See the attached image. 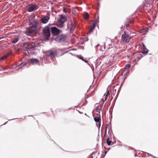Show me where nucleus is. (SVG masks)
<instances>
[{
  "label": "nucleus",
  "mask_w": 158,
  "mask_h": 158,
  "mask_svg": "<svg viewBox=\"0 0 158 158\" xmlns=\"http://www.w3.org/2000/svg\"><path fill=\"white\" fill-rule=\"evenodd\" d=\"M7 55H5L0 58V62H2L3 60H5L7 58Z\"/></svg>",
  "instance_id": "nucleus-20"
},
{
  "label": "nucleus",
  "mask_w": 158,
  "mask_h": 158,
  "mask_svg": "<svg viewBox=\"0 0 158 158\" xmlns=\"http://www.w3.org/2000/svg\"><path fill=\"white\" fill-rule=\"evenodd\" d=\"M81 59L83 60L84 59L82 58L81 57Z\"/></svg>",
  "instance_id": "nucleus-33"
},
{
  "label": "nucleus",
  "mask_w": 158,
  "mask_h": 158,
  "mask_svg": "<svg viewBox=\"0 0 158 158\" xmlns=\"http://www.w3.org/2000/svg\"><path fill=\"white\" fill-rule=\"evenodd\" d=\"M95 24V23H93V24L90 26L89 31V33L90 34L91 32H92L94 28Z\"/></svg>",
  "instance_id": "nucleus-15"
},
{
  "label": "nucleus",
  "mask_w": 158,
  "mask_h": 158,
  "mask_svg": "<svg viewBox=\"0 0 158 158\" xmlns=\"http://www.w3.org/2000/svg\"><path fill=\"white\" fill-rule=\"evenodd\" d=\"M146 5H147V6H146L147 7H148V6H150V5L149 4H147Z\"/></svg>",
  "instance_id": "nucleus-32"
},
{
  "label": "nucleus",
  "mask_w": 158,
  "mask_h": 158,
  "mask_svg": "<svg viewBox=\"0 0 158 158\" xmlns=\"http://www.w3.org/2000/svg\"><path fill=\"white\" fill-rule=\"evenodd\" d=\"M27 64V63L26 62L22 63L20 64L17 66V67H18V69H19L23 68V66L26 65Z\"/></svg>",
  "instance_id": "nucleus-17"
},
{
  "label": "nucleus",
  "mask_w": 158,
  "mask_h": 158,
  "mask_svg": "<svg viewBox=\"0 0 158 158\" xmlns=\"http://www.w3.org/2000/svg\"><path fill=\"white\" fill-rule=\"evenodd\" d=\"M111 48H108L106 51V52H107L108 53H109V52H111Z\"/></svg>",
  "instance_id": "nucleus-25"
},
{
  "label": "nucleus",
  "mask_w": 158,
  "mask_h": 158,
  "mask_svg": "<svg viewBox=\"0 0 158 158\" xmlns=\"http://www.w3.org/2000/svg\"><path fill=\"white\" fill-rule=\"evenodd\" d=\"M56 54V51H50L48 52L47 53V55L49 56H54Z\"/></svg>",
  "instance_id": "nucleus-12"
},
{
  "label": "nucleus",
  "mask_w": 158,
  "mask_h": 158,
  "mask_svg": "<svg viewBox=\"0 0 158 158\" xmlns=\"http://www.w3.org/2000/svg\"><path fill=\"white\" fill-rule=\"evenodd\" d=\"M107 97H106V96H105V100H104V102H105V101H106L107 100Z\"/></svg>",
  "instance_id": "nucleus-30"
},
{
  "label": "nucleus",
  "mask_w": 158,
  "mask_h": 158,
  "mask_svg": "<svg viewBox=\"0 0 158 158\" xmlns=\"http://www.w3.org/2000/svg\"><path fill=\"white\" fill-rule=\"evenodd\" d=\"M83 16L85 19L87 20L89 18V15L87 12H85L83 14Z\"/></svg>",
  "instance_id": "nucleus-19"
},
{
  "label": "nucleus",
  "mask_w": 158,
  "mask_h": 158,
  "mask_svg": "<svg viewBox=\"0 0 158 158\" xmlns=\"http://www.w3.org/2000/svg\"><path fill=\"white\" fill-rule=\"evenodd\" d=\"M67 36L65 35H60L55 39V40L58 42H63L66 39Z\"/></svg>",
  "instance_id": "nucleus-6"
},
{
  "label": "nucleus",
  "mask_w": 158,
  "mask_h": 158,
  "mask_svg": "<svg viewBox=\"0 0 158 158\" xmlns=\"http://www.w3.org/2000/svg\"><path fill=\"white\" fill-rule=\"evenodd\" d=\"M131 39V37L129 34L126 31H124L121 36V40L122 42L126 43H129Z\"/></svg>",
  "instance_id": "nucleus-2"
},
{
  "label": "nucleus",
  "mask_w": 158,
  "mask_h": 158,
  "mask_svg": "<svg viewBox=\"0 0 158 158\" xmlns=\"http://www.w3.org/2000/svg\"><path fill=\"white\" fill-rule=\"evenodd\" d=\"M106 143L109 145H112L114 144V143L112 142L111 140H109V138H107L106 140Z\"/></svg>",
  "instance_id": "nucleus-18"
},
{
  "label": "nucleus",
  "mask_w": 158,
  "mask_h": 158,
  "mask_svg": "<svg viewBox=\"0 0 158 158\" xmlns=\"http://www.w3.org/2000/svg\"><path fill=\"white\" fill-rule=\"evenodd\" d=\"M35 47V44L32 43L31 44H24L23 48L26 50H30L31 49H33Z\"/></svg>",
  "instance_id": "nucleus-7"
},
{
  "label": "nucleus",
  "mask_w": 158,
  "mask_h": 158,
  "mask_svg": "<svg viewBox=\"0 0 158 158\" xmlns=\"http://www.w3.org/2000/svg\"><path fill=\"white\" fill-rule=\"evenodd\" d=\"M130 20H127V21L125 23V25L126 27H128L129 26V21Z\"/></svg>",
  "instance_id": "nucleus-23"
},
{
  "label": "nucleus",
  "mask_w": 158,
  "mask_h": 158,
  "mask_svg": "<svg viewBox=\"0 0 158 158\" xmlns=\"http://www.w3.org/2000/svg\"><path fill=\"white\" fill-rule=\"evenodd\" d=\"M38 7L35 4H31L27 6L26 7V9L29 12H31L34 10L37 9Z\"/></svg>",
  "instance_id": "nucleus-4"
},
{
  "label": "nucleus",
  "mask_w": 158,
  "mask_h": 158,
  "mask_svg": "<svg viewBox=\"0 0 158 158\" xmlns=\"http://www.w3.org/2000/svg\"><path fill=\"white\" fill-rule=\"evenodd\" d=\"M18 40V39L17 38H15L12 41V42L13 43H16Z\"/></svg>",
  "instance_id": "nucleus-22"
},
{
  "label": "nucleus",
  "mask_w": 158,
  "mask_h": 158,
  "mask_svg": "<svg viewBox=\"0 0 158 158\" xmlns=\"http://www.w3.org/2000/svg\"><path fill=\"white\" fill-rule=\"evenodd\" d=\"M132 56L135 59L134 62L136 63L143 57V56L141 54H136L135 53H133L132 54Z\"/></svg>",
  "instance_id": "nucleus-8"
},
{
  "label": "nucleus",
  "mask_w": 158,
  "mask_h": 158,
  "mask_svg": "<svg viewBox=\"0 0 158 158\" xmlns=\"http://www.w3.org/2000/svg\"><path fill=\"white\" fill-rule=\"evenodd\" d=\"M67 21V19L66 17L63 15H59L58 20V22L59 24V27L60 28L64 27V23Z\"/></svg>",
  "instance_id": "nucleus-3"
},
{
  "label": "nucleus",
  "mask_w": 158,
  "mask_h": 158,
  "mask_svg": "<svg viewBox=\"0 0 158 158\" xmlns=\"http://www.w3.org/2000/svg\"><path fill=\"white\" fill-rule=\"evenodd\" d=\"M29 62L33 65H36L39 63V61L36 59H31L30 60Z\"/></svg>",
  "instance_id": "nucleus-10"
},
{
  "label": "nucleus",
  "mask_w": 158,
  "mask_h": 158,
  "mask_svg": "<svg viewBox=\"0 0 158 158\" xmlns=\"http://www.w3.org/2000/svg\"><path fill=\"white\" fill-rule=\"evenodd\" d=\"M39 22L38 21L34 20L32 22L29 23V27L26 31L25 33L28 35H31L36 31Z\"/></svg>",
  "instance_id": "nucleus-1"
},
{
  "label": "nucleus",
  "mask_w": 158,
  "mask_h": 158,
  "mask_svg": "<svg viewBox=\"0 0 158 158\" xmlns=\"http://www.w3.org/2000/svg\"><path fill=\"white\" fill-rule=\"evenodd\" d=\"M145 31V30L144 29H142V30H140L139 31V33H142V32H143Z\"/></svg>",
  "instance_id": "nucleus-27"
},
{
  "label": "nucleus",
  "mask_w": 158,
  "mask_h": 158,
  "mask_svg": "<svg viewBox=\"0 0 158 158\" xmlns=\"http://www.w3.org/2000/svg\"><path fill=\"white\" fill-rule=\"evenodd\" d=\"M107 129V127H106L105 128V133H106V131Z\"/></svg>",
  "instance_id": "nucleus-31"
},
{
  "label": "nucleus",
  "mask_w": 158,
  "mask_h": 158,
  "mask_svg": "<svg viewBox=\"0 0 158 158\" xmlns=\"http://www.w3.org/2000/svg\"><path fill=\"white\" fill-rule=\"evenodd\" d=\"M78 8H79L77 7L73 8L72 9L73 11L74 12H76V9H78Z\"/></svg>",
  "instance_id": "nucleus-24"
},
{
  "label": "nucleus",
  "mask_w": 158,
  "mask_h": 158,
  "mask_svg": "<svg viewBox=\"0 0 158 158\" xmlns=\"http://www.w3.org/2000/svg\"><path fill=\"white\" fill-rule=\"evenodd\" d=\"M52 32L55 35H57L59 34L60 32V30L58 29L56 27H54L51 28Z\"/></svg>",
  "instance_id": "nucleus-9"
},
{
  "label": "nucleus",
  "mask_w": 158,
  "mask_h": 158,
  "mask_svg": "<svg viewBox=\"0 0 158 158\" xmlns=\"http://www.w3.org/2000/svg\"><path fill=\"white\" fill-rule=\"evenodd\" d=\"M94 92V91H92V93H93Z\"/></svg>",
  "instance_id": "nucleus-35"
},
{
  "label": "nucleus",
  "mask_w": 158,
  "mask_h": 158,
  "mask_svg": "<svg viewBox=\"0 0 158 158\" xmlns=\"http://www.w3.org/2000/svg\"><path fill=\"white\" fill-rule=\"evenodd\" d=\"M131 67V65L130 64H127L125 65L124 69L125 70H128L129 69V68Z\"/></svg>",
  "instance_id": "nucleus-21"
},
{
  "label": "nucleus",
  "mask_w": 158,
  "mask_h": 158,
  "mask_svg": "<svg viewBox=\"0 0 158 158\" xmlns=\"http://www.w3.org/2000/svg\"><path fill=\"white\" fill-rule=\"evenodd\" d=\"M43 34L46 39H48L50 36V30L49 27L47 26L45 27L43 30Z\"/></svg>",
  "instance_id": "nucleus-5"
},
{
  "label": "nucleus",
  "mask_w": 158,
  "mask_h": 158,
  "mask_svg": "<svg viewBox=\"0 0 158 158\" xmlns=\"http://www.w3.org/2000/svg\"><path fill=\"white\" fill-rule=\"evenodd\" d=\"M111 133V132H110V131H109V132H108V133Z\"/></svg>",
  "instance_id": "nucleus-34"
},
{
  "label": "nucleus",
  "mask_w": 158,
  "mask_h": 158,
  "mask_svg": "<svg viewBox=\"0 0 158 158\" xmlns=\"http://www.w3.org/2000/svg\"><path fill=\"white\" fill-rule=\"evenodd\" d=\"M63 12L65 13H66V9L65 8L63 7Z\"/></svg>",
  "instance_id": "nucleus-26"
},
{
  "label": "nucleus",
  "mask_w": 158,
  "mask_h": 158,
  "mask_svg": "<svg viewBox=\"0 0 158 158\" xmlns=\"http://www.w3.org/2000/svg\"><path fill=\"white\" fill-rule=\"evenodd\" d=\"M94 119L95 122L97 123H99V126L100 127V122L101 120L100 117L98 116H96L94 118Z\"/></svg>",
  "instance_id": "nucleus-16"
},
{
  "label": "nucleus",
  "mask_w": 158,
  "mask_h": 158,
  "mask_svg": "<svg viewBox=\"0 0 158 158\" xmlns=\"http://www.w3.org/2000/svg\"><path fill=\"white\" fill-rule=\"evenodd\" d=\"M110 95V94L109 93V91H108L107 93V94H106V97H108V95Z\"/></svg>",
  "instance_id": "nucleus-28"
},
{
  "label": "nucleus",
  "mask_w": 158,
  "mask_h": 158,
  "mask_svg": "<svg viewBox=\"0 0 158 158\" xmlns=\"http://www.w3.org/2000/svg\"><path fill=\"white\" fill-rule=\"evenodd\" d=\"M83 60L85 62L87 63L88 62V61L84 59H83Z\"/></svg>",
  "instance_id": "nucleus-29"
},
{
  "label": "nucleus",
  "mask_w": 158,
  "mask_h": 158,
  "mask_svg": "<svg viewBox=\"0 0 158 158\" xmlns=\"http://www.w3.org/2000/svg\"><path fill=\"white\" fill-rule=\"evenodd\" d=\"M143 47V51L142 52V53L144 54H147L148 53V50L146 48L145 45L143 43L142 44Z\"/></svg>",
  "instance_id": "nucleus-13"
},
{
  "label": "nucleus",
  "mask_w": 158,
  "mask_h": 158,
  "mask_svg": "<svg viewBox=\"0 0 158 158\" xmlns=\"http://www.w3.org/2000/svg\"><path fill=\"white\" fill-rule=\"evenodd\" d=\"M75 27V24L74 22L72 21H71V27L70 28V31H73L74 30Z\"/></svg>",
  "instance_id": "nucleus-14"
},
{
  "label": "nucleus",
  "mask_w": 158,
  "mask_h": 158,
  "mask_svg": "<svg viewBox=\"0 0 158 158\" xmlns=\"http://www.w3.org/2000/svg\"><path fill=\"white\" fill-rule=\"evenodd\" d=\"M49 19V17L48 16H45L41 19V22L43 23H46L48 22Z\"/></svg>",
  "instance_id": "nucleus-11"
}]
</instances>
